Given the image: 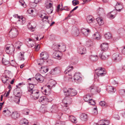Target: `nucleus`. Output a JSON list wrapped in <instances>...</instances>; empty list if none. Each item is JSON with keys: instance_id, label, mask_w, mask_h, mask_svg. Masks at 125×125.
I'll return each mask as SVG.
<instances>
[{"instance_id": "nucleus-1", "label": "nucleus", "mask_w": 125, "mask_h": 125, "mask_svg": "<svg viewBox=\"0 0 125 125\" xmlns=\"http://www.w3.org/2000/svg\"><path fill=\"white\" fill-rule=\"evenodd\" d=\"M105 69L102 67H99L95 70L94 74V80L99 81V77L104 76L106 74Z\"/></svg>"}, {"instance_id": "nucleus-2", "label": "nucleus", "mask_w": 125, "mask_h": 125, "mask_svg": "<svg viewBox=\"0 0 125 125\" xmlns=\"http://www.w3.org/2000/svg\"><path fill=\"white\" fill-rule=\"evenodd\" d=\"M64 95L66 96H69L71 97L74 96L77 94V91L74 89L70 88L68 89L65 87L64 88L63 90Z\"/></svg>"}, {"instance_id": "nucleus-3", "label": "nucleus", "mask_w": 125, "mask_h": 125, "mask_svg": "<svg viewBox=\"0 0 125 125\" xmlns=\"http://www.w3.org/2000/svg\"><path fill=\"white\" fill-rule=\"evenodd\" d=\"M18 34L17 30L15 28H11L9 32V35L10 38H14L16 37Z\"/></svg>"}, {"instance_id": "nucleus-4", "label": "nucleus", "mask_w": 125, "mask_h": 125, "mask_svg": "<svg viewBox=\"0 0 125 125\" xmlns=\"http://www.w3.org/2000/svg\"><path fill=\"white\" fill-rule=\"evenodd\" d=\"M45 5L47 8L46 10L48 13L50 14L52 13L53 10L52 3L51 2H47L45 3Z\"/></svg>"}, {"instance_id": "nucleus-5", "label": "nucleus", "mask_w": 125, "mask_h": 125, "mask_svg": "<svg viewBox=\"0 0 125 125\" xmlns=\"http://www.w3.org/2000/svg\"><path fill=\"white\" fill-rule=\"evenodd\" d=\"M88 90L92 93H96L97 92L99 93L100 91V88L94 85H92L89 87L88 89Z\"/></svg>"}, {"instance_id": "nucleus-6", "label": "nucleus", "mask_w": 125, "mask_h": 125, "mask_svg": "<svg viewBox=\"0 0 125 125\" xmlns=\"http://www.w3.org/2000/svg\"><path fill=\"white\" fill-rule=\"evenodd\" d=\"M73 66L70 65V66H69L67 67L66 70L64 72V73L67 74L66 76H69L68 78H69L71 79L72 78L71 74V73H70V72L71 70L73 69Z\"/></svg>"}, {"instance_id": "nucleus-7", "label": "nucleus", "mask_w": 125, "mask_h": 125, "mask_svg": "<svg viewBox=\"0 0 125 125\" xmlns=\"http://www.w3.org/2000/svg\"><path fill=\"white\" fill-rule=\"evenodd\" d=\"M61 71V69L59 67H57L52 69L50 72V73L52 75L57 74L60 73Z\"/></svg>"}, {"instance_id": "nucleus-8", "label": "nucleus", "mask_w": 125, "mask_h": 125, "mask_svg": "<svg viewBox=\"0 0 125 125\" xmlns=\"http://www.w3.org/2000/svg\"><path fill=\"white\" fill-rule=\"evenodd\" d=\"M78 52L82 55L86 53V48L82 46H79L78 48Z\"/></svg>"}, {"instance_id": "nucleus-9", "label": "nucleus", "mask_w": 125, "mask_h": 125, "mask_svg": "<svg viewBox=\"0 0 125 125\" xmlns=\"http://www.w3.org/2000/svg\"><path fill=\"white\" fill-rule=\"evenodd\" d=\"M72 102V99L71 97L69 96H66L63 100V102L64 104L69 105Z\"/></svg>"}, {"instance_id": "nucleus-10", "label": "nucleus", "mask_w": 125, "mask_h": 125, "mask_svg": "<svg viewBox=\"0 0 125 125\" xmlns=\"http://www.w3.org/2000/svg\"><path fill=\"white\" fill-rule=\"evenodd\" d=\"M31 93L32 94L33 98L35 100L38 99L40 96L39 91L36 90H34Z\"/></svg>"}, {"instance_id": "nucleus-11", "label": "nucleus", "mask_w": 125, "mask_h": 125, "mask_svg": "<svg viewBox=\"0 0 125 125\" xmlns=\"http://www.w3.org/2000/svg\"><path fill=\"white\" fill-rule=\"evenodd\" d=\"M10 79L11 78L6 76H3L2 78V80L3 83L6 85L9 84Z\"/></svg>"}, {"instance_id": "nucleus-12", "label": "nucleus", "mask_w": 125, "mask_h": 125, "mask_svg": "<svg viewBox=\"0 0 125 125\" xmlns=\"http://www.w3.org/2000/svg\"><path fill=\"white\" fill-rule=\"evenodd\" d=\"M112 58L113 59L114 61H119L122 59V57L119 55V54L118 53H116L113 54Z\"/></svg>"}, {"instance_id": "nucleus-13", "label": "nucleus", "mask_w": 125, "mask_h": 125, "mask_svg": "<svg viewBox=\"0 0 125 125\" xmlns=\"http://www.w3.org/2000/svg\"><path fill=\"white\" fill-rule=\"evenodd\" d=\"M81 31L82 33L85 36H87L90 32V30L88 29H85L82 28L81 29Z\"/></svg>"}, {"instance_id": "nucleus-14", "label": "nucleus", "mask_w": 125, "mask_h": 125, "mask_svg": "<svg viewBox=\"0 0 125 125\" xmlns=\"http://www.w3.org/2000/svg\"><path fill=\"white\" fill-rule=\"evenodd\" d=\"M81 75L79 73H75L74 76V79L76 82H80L81 80V78L80 77Z\"/></svg>"}, {"instance_id": "nucleus-15", "label": "nucleus", "mask_w": 125, "mask_h": 125, "mask_svg": "<svg viewBox=\"0 0 125 125\" xmlns=\"http://www.w3.org/2000/svg\"><path fill=\"white\" fill-rule=\"evenodd\" d=\"M40 56L44 60H46L49 57V55L48 53L46 52H42L40 54Z\"/></svg>"}, {"instance_id": "nucleus-16", "label": "nucleus", "mask_w": 125, "mask_h": 125, "mask_svg": "<svg viewBox=\"0 0 125 125\" xmlns=\"http://www.w3.org/2000/svg\"><path fill=\"white\" fill-rule=\"evenodd\" d=\"M6 51L7 53L12 54L14 51L15 49L13 47H11L10 46L5 47Z\"/></svg>"}, {"instance_id": "nucleus-17", "label": "nucleus", "mask_w": 125, "mask_h": 125, "mask_svg": "<svg viewBox=\"0 0 125 125\" xmlns=\"http://www.w3.org/2000/svg\"><path fill=\"white\" fill-rule=\"evenodd\" d=\"M20 116V114L17 112L14 111L12 113L11 115V117L12 118L16 119Z\"/></svg>"}, {"instance_id": "nucleus-18", "label": "nucleus", "mask_w": 125, "mask_h": 125, "mask_svg": "<svg viewBox=\"0 0 125 125\" xmlns=\"http://www.w3.org/2000/svg\"><path fill=\"white\" fill-rule=\"evenodd\" d=\"M61 52L59 51H55L52 54V57L54 58L58 59L60 57Z\"/></svg>"}, {"instance_id": "nucleus-19", "label": "nucleus", "mask_w": 125, "mask_h": 125, "mask_svg": "<svg viewBox=\"0 0 125 125\" xmlns=\"http://www.w3.org/2000/svg\"><path fill=\"white\" fill-rule=\"evenodd\" d=\"M108 43H104L101 44V47L102 50L105 51L108 50Z\"/></svg>"}, {"instance_id": "nucleus-20", "label": "nucleus", "mask_w": 125, "mask_h": 125, "mask_svg": "<svg viewBox=\"0 0 125 125\" xmlns=\"http://www.w3.org/2000/svg\"><path fill=\"white\" fill-rule=\"evenodd\" d=\"M123 7L122 4L120 3L117 2L115 7V8L116 10L120 11L123 8Z\"/></svg>"}, {"instance_id": "nucleus-21", "label": "nucleus", "mask_w": 125, "mask_h": 125, "mask_svg": "<svg viewBox=\"0 0 125 125\" xmlns=\"http://www.w3.org/2000/svg\"><path fill=\"white\" fill-rule=\"evenodd\" d=\"M48 70L49 69L46 66H43L41 67L40 71L41 73H44L47 72Z\"/></svg>"}, {"instance_id": "nucleus-22", "label": "nucleus", "mask_w": 125, "mask_h": 125, "mask_svg": "<svg viewBox=\"0 0 125 125\" xmlns=\"http://www.w3.org/2000/svg\"><path fill=\"white\" fill-rule=\"evenodd\" d=\"M91 95L90 94H88L84 97V100L85 101L88 102L91 100Z\"/></svg>"}, {"instance_id": "nucleus-23", "label": "nucleus", "mask_w": 125, "mask_h": 125, "mask_svg": "<svg viewBox=\"0 0 125 125\" xmlns=\"http://www.w3.org/2000/svg\"><path fill=\"white\" fill-rule=\"evenodd\" d=\"M3 112V113L6 115H10L11 112L7 108H5Z\"/></svg>"}, {"instance_id": "nucleus-24", "label": "nucleus", "mask_w": 125, "mask_h": 125, "mask_svg": "<svg viewBox=\"0 0 125 125\" xmlns=\"http://www.w3.org/2000/svg\"><path fill=\"white\" fill-rule=\"evenodd\" d=\"M89 59L92 61L94 62L97 60L98 57L97 55H91L89 57Z\"/></svg>"}, {"instance_id": "nucleus-25", "label": "nucleus", "mask_w": 125, "mask_h": 125, "mask_svg": "<svg viewBox=\"0 0 125 125\" xmlns=\"http://www.w3.org/2000/svg\"><path fill=\"white\" fill-rule=\"evenodd\" d=\"M34 86L33 84L30 83L29 87L28 88V92L31 93L34 90H36L34 89Z\"/></svg>"}, {"instance_id": "nucleus-26", "label": "nucleus", "mask_w": 125, "mask_h": 125, "mask_svg": "<svg viewBox=\"0 0 125 125\" xmlns=\"http://www.w3.org/2000/svg\"><path fill=\"white\" fill-rule=\"evenodd\" d=\"M94 39L96 40H99L101 39V37L99 32H96L93 35Z\"/></svg>"}, {"instance_id": "nucleus-27", "label": "nucleus", "mask_w": 125, "mask_h": 125, "mask_svg": "<svg viewBox=\"0 0 125 125\" xmlns=\"http://www.w3.org/2000/svg\"><path fill=\"white\" fill-rule=\"evenodd\" d=\"M99 56L103 60H104L107 58V56L106 55L105 53L103 52L102 53L100 54Z\"/></svg>"}, {"instance_id": "nucleus-28", "label": "nucleus", "mask_w": 125, "mask_h": 125, "mask_svg": "<svg viewBox=\"0 0 125 125\" xmlns=\"http://www.w3.org/2000/svg\"><path fill=\"white\" fill-rule=\"evenodd\" d=\"M96 20L98 24L100 25H102L104 24V22L103 20L100 18H96Z\"/></svg>"}, {"instance_id": "nucleus-29", "label": "nucleus", "mask_w": 125, "mask_h": 125, "mask_svg": "<svg viewBox=\"0 0 125 125\" xmlns=\"http://www.w3.org/2000/svg\"><path fill=\"white\" fill-rule=\"evenodd\" d=\"M28 123V121L25 119H22L20 122V124L21 125H27Z\"/></svg>"}, {"instance_id": "nucleus-30", "label": "nucleus", "mask_w": 125, "mask_h": 125, "mask_svg": "<svg viewBox=\"0 0 125 125\" xmlns=\"http://www.w3.org/2000/svg\"><path fill=\"white\" fill-rule=\"evenodd\" d=\"M69 118L72 122L76 123L77 122L76 119L75 118L73 115H70L69 116Z\"/></svg>"}, {"instance_id": "nucleus-31", "label": "nucleus", "mask_w": 125, "mask_h": 125, "mask_svg": "<svg viewBox=\"0 0 125 125\" xmlns=\"http://www.w3.org/2000/svg\"><path fill=\"white\" fill-rule=\"evenodd\" d=\"M86 19L89 23H90L93 22V17L91 16H88L86 18Z\"/></svg>"}, {"instance_id": "nucleus-32", "label": "nucleus", "mask_w": 125, "mask_h": 125, "mask_svg": "<svg viewBox=\"0 0 125 125\" xmlns=\"http://www.w3.org/2000/svg\"><path fill=\"white\" fill-rule=\"evenodd\" d=\"M44 60L42 58L41 59H39L37 60V62L38 63V64L39 65H42L44 62Z\"/></svg>"}, {"instance_id": "nucleus-33", "label": "nucleus", "mask_w": 125, "mask_h": 125, "mask_svg": "<svg viewBox=\"0 0 125 125\" xmlns=\"http://www.w3.org/2000/svg\"><path fill=\"white\" fill-rule=\"evenodd\" d=\"M65 45H60V47H59V51L60 52H64L65 50Z\"/></svg>"}, {"instance_id": "nucleus-34", "label": "nucleus", "mask_w": 125, "mask_h": 125, "mask_svg": "<svg viewBox=\"0 0 125 125\" xmlns=\"http://www.w3.org/2000/svg\"><path fill=\"white\" fill-rule=\"evenodd\" d=\"M60 45L58 44L53 45L52 47V48L55 51H57V50L59 51V47H60Z\"/></svg>"}, {"instance_id": "nucleus-35", "label": "nucleus", "mask_w": 125, "mask_h": 125, "mask_svg": "<svg viewBox=\"0 0 125 125\" xmlns=\"http://www.w3.org/2000/svg\"><path fill=\"white\" fill-rule=\"evenodd\" d=\"M73 34L74 36H78L79 34V31L78 29L76 28L74 31Z\"/></svg>"}, {"instance_id": "nucleus-36", "label": "nucleus", "mask_w": 125, "mask_h": 125, "mask_svg": "<svg viewBox=\"0 0 125 125\" xmlns=\"http://www.w3.org/2000/svg\"><path fill=\"white\" fill-rule=\"evenodd\" d=\"M21 98L20 96H16L15 97L14 101L16 103L19 104L20 101V99Z\"/></svg>"}, {"instance_id": "nucleus-37", "label": "nucleus", "mask_w": 125, "mask_h": 125, "mask_svg": "<svg viewBox=\"0 0 125 125\" xmlns=\"http://www.w3.org/2000/svg\"><path fill=\"white\" fill-rule=\"evenodd\" d=\"M17 21V22L18 23L20 24H22L25 22L23 20V18L22 17L21 18V17Z\"/></svg>"}, {"instance_id": "nucleus-38", "label": "nucleus", "mask_w": 125, "mask_h": 125, "mask_svg": "<svg viewBox=\"0 0 125 125\" xmlns=\"http://www.w3.org/2000/svg\"><path fill=\"white\" fill-rule=\"evenodd\" d=\"M107 89L108 91L111 92H115L116 91V89L112 86H109Z\"/></svg>"}, {"instance_id": "nucleus-39", "label": "nucleus", "mask_w": 125, "mask_h": 125, "mask_svg": "<svg viewBox=\"0 0 125 125\" xmlns=\"http://www.w3.org/2000/svg\"><path fill=\"white\" fill-rule=\"evenodd\" d=\"M104 10L102 8H99L97 10V12L99 14H100L104 12Z\"/></svg>"}, {"instance_id": "nucleus-40", "label": "nucleus", "mask_w": 125, "mask_h": 125, "mask_svg": "<svg viewBox=\"0 0 125 125\" xmlns=\"http://www.w3.org/2000/svg\"><path fill=\"white\" fill-rule=\"evenodd\" d=\"M41 75L40 74H37L35 75V78H34V79H32V81H34L35 80H37V81L38 80H39V79L41 77Z\"/></svg>"}, {"instance_id": "nucleus-41", "label": "nucleus", "mask_w": 125, "mask_h": 125, "mask_svg": "<svg viewBox=\"0 0 125 125\" xmlns=\"http://www.w3.org/2000/svg\"><path fill=\"white\" fill-rule=\"evenodd\" d=\"M105 37L106 39H109L112 37L111 34L109 32H108L105 34Z\"/></svg>"}, {"instance_id": "nucleus-42", "label": "nucleus", "mask_w": 125, "mask_h": 125, "mask_svg": "<svg viewBox=\"0 0 125 125\" xmlns=\"http://www.w3.org/2000/svg\"><path fill=\"white\" fill-rule=\"evenodd\" d=\"M50 101V100L48 99L45 96V98H44L42 103L44 105H45L47 104L48 102Z\"/></svg>"}, {"instance_id": "nucleus-43", "label": "nucleus", "mask_w": 125, "mask_h": 125, "mask_svg": "<svg viewBox=\"0 0 125 125\" xmlns=\"http://www.w3.org/2000/svg\"><path fill=\"white\" fill-rule=\"evenodd\" d=\"M64 123L63 122L58 120L56 121L55 125H64Z\"/></svg>"}, {"instance_id": "nucleus-44", "label": "nucleus", "mask_w": 125, "mask_h": 125, "mask_svg": "<svg viewBox=\"0 0 125 125\" xmlns=\"http://www.w3.org/2000/svg\"><path fill=\"white\" fill-rule=\"evenodd\" d=\"M52 108V111L54 112L55 113H56L58 110V108L57 106L55 105H53Z\"/></svg>"}, {"instance_id": "nucleus-45", "label": "nucleus", "mask_w": 125, "mask_h": 125, "mask_svg": "<svg viewBox=\"0 0 125 125\" xmlns=\"http://www.w3.org/2000/svg\"><path fill=\"white\" fill-rule=\"evenodd\" d=\"M41 111L42 113H44L47 111V108L45 107H42L41 109Z\"/></svg>"}, {"instance_id": "nucleus-46", "label": "nucleus", "mask_w": 125, "mask_h": 125, "mask_svg": "<svg viewBox=\"0 0 125 125\" xmlns=\"http://www.w3.org/2000/svg\"><path fill=\"white\" fill-rule=\"evenodd\" d=\"M99 104L100 105L102 106H106L107 105L106 104L105 102L104 101H101L99 103Z\"/></svg>"}, {"instance_id": "nucleus-47", "label": "nucleus", "mask_w": 125, "mask_h": 125, "mask_svg": "<svg viewBox=\"0 0 125 125\" xmlns=\"http://www.w3.org/2000/svg\"><path fill=\"white\" fill-rule=\"evenodd\" d=\"M81 117L82 118L86 119L87 118V115L83 113L81 115Z\"/></svg>"}, {"instance_id": "nucleus-48", "label": "nucleus", "mask_w": 125, "mask_h": 125, "mask_svg": "<svg viewBox=\"0 0 125 125\" xmlns=\"http://www.w3.org/2000/svg\"><path fill=\"white\" fill-rule=\"evenodd\" d=\"M44 79V77L41 75V76L39 78V80H38L37 81L40 83H42L43 82Z\"/></svg>"}, {"instance_id": "nucleus-49", "label": "nucleus", "mask_w": 125, "mask_h": 125, "mask_svg": "<svg viewBox=\"0 0 125 125\" xmlns=\"http://www.w3.org/2000/svg\"><path fill=\"white\" fill-rule=\"evenodd\" d=\"M119 93L120 95H125V90H121L119 91Z\"/></svg>"}, {"instance_id": "nucleus-50", "label": "nucleus", "mask_w": 125, "mask_h": 125, "mask_svg": "<svg viewBox=\"0 0 125 125\" xmlns=\"http://www.w3.org/2000/svg\"><path fill=\"white\" fill-rule=\"evenodd\" d=\"M2 63L5 65H7L9 63V61H6L5 62V59L3 58L2 60Z\"/></svg>"}, {"instance_id": "nucleus-51", "label": "nucleus", "mask_w": 125, "mask_h": 125, "mask_svg": "<svg viewBox=\"0 0 125 125\" xmlns=\"http://www.w3.org/2000/svg\"><path fill=\"white\" fill-rule=\"evenodd\" d=\"M19 3H20L22 6H23L24 7H26V5H24V2L23 0H20L19 1Z\"/></svg>"}, {"instance_id": "nucleus-52", "label": "nucleus", "mask_w": 125, "mask_h": 125, "mask_svg": "<svg viewBox=\"0 0 125 125\" xmlns=\"http://www.w3.org/2000/svg\"><path fill=\"white\" fill-rule=\"evenodd\" d=\"M72 3H73V5L75 6L76 5H77L79 4V1L77 0H74L73 1Z\"/></svg>"}, {"instance_id": "nucleus-53", "label": "nucleus", "mask_w": 125, "mask_h": 125, "mask_svg": "<svg viewBox=\"0 0 125 125\" xmlns=\"http://www.w3.org/2000/svg\"><path fill=\"white\" fill-rule=\"evenodd\" d=\"M88 103L92 105H94L95 104V103L94 101H93L92 99H91V100H90L88 102Z\"/></svg>"}, {"instance_id": "nucleus-54", "label": "nucleus", "mask_w": 125, "mask_h": 125, "mask_svg": "<svg viewBox=\"0 0 125 125\" xmlns=\"http://www.w3.org/2000/svg\"><path fill=\"white\" fill-rule=\"evenodd\" d=\"M45 96H42L39 99V101L40 102H43Z\"/></svg>"}, {"instance_id": "nucleus-55", "label": "nucleus", "mask_w": 125, "mask_h": 125, "mask_svg": "<svg viewBox=\"0 0 125 125\" xmlns=\"http://www.w3.org/2000/svg\"><path fill=\"white\" fill-rule=\"evenodd\" d=\"M15 46H21L22 45V43L21 42L19 41H18L17 42H16L15 43Z\"/></svg>"}, {"instance_id": "nucleus-56", "label": "nucleus", "mask_w": 125, "mask_h": 125, "mask_svg": "<svg viewBox=\"0 0 125 125\" xmlns=\"http://www.w3.org/2000/svg\"><path fill=\"white\" fill-rule=\"evenodd\" d=\"M63 10H65L69 11L70 10V9L68 8L67 7H65L63 9H62V8H61L60 9V10L61 11H62Z\"/></svg>"}, {"instance_id": "nucleus-57", "label": "nucleus", "mask_w": 125, "mask_h": 125, "mask_svg": "<svg viewBox=\"0 0 125 125\" xmlns=\"http://www.w3.org/2000/svg\"><path fill=\"white\" fill-rule=\"evenodd\" d=\"M27 11L28 13L30 14L33 12L34 11L31 9L30 8L28 9L27 10Z\"/></svg>"}, {"instance_id": "nucleus-58", "label": "nucleus", "mask_w": 125, "mask_h": 125, "mask_svg": "<svg viewBox=\"0 0 125 125\" xmlns=\"http://www.w3.org/2000/svg\"><path fill=\"white\" fill-rule=\"evenodd\" d=\"M34 47L35 48V50L36 51H38L39 50L40 47L39 44H38L37 45L35 46Z\"/></svg>"}, {"instance_id": "nucleus-59", "label": "nucleus", "mask_w": 125, "mask_h": 125, "mask_svg": "<svg viewBox=\"0 0 125 125\" xmlns=\"http://www.w3.org/2000/svg\"><path fill=\"white\" fill-rule=\"evenodd\" d=\"M108 122V123L107 124L106 123H104L103 124H101L100 125H98L97 123H95V124L96 125H108L109 124V121H107Z\"/></svg>"}, {"instance_id": "nucleus-60", "label": "nucleus", "mask_w": 125, "mask_h": 125, "mask_svg": "<svg viewBox=\"0 0 125 125\" xmlns=\"http://www.w3.org/2000/svg\"><path fill=\"white\" fill-rule=\"evenodd\" d=\"M13 16L15 18H17L18 19H20L21 16H18V14H15L13 15Z\"/></svg>"}, {"instance_id": "nucleus-61", "label": "nucleus", "mask_w": 125, "mask_h": 125, "mask_svg": "<svg viewBox=\"0 0 125 125\" xmlns=\"http://www.w3.org/2000/svg\"><path fill=\"white\" fill-rule=\"evenodd\" d=\"M29 44L28 45L29 46V47H33V44L32 43H31L30 42L28 43Z\"/></svg>"}, {"instance_id": "nucleus-62", "label": "nucleus", "mask_w": 125, "mask_h": 125, "mask_svg": "<svg viewBox=\"0 0 125 125\" xmlns=\"http://www.w3.org/2000/svg\"><path fill=\"white\" fill-rule=\"evenodd\" d=\"M60 5L59 4L58 5V6L57 8V10H57V12L59 11V10L60 9Z\"/></svg>"}, {"instance_id": "nucleus-63", "label": "nucleus", "mask_w": 125, "mask_h": 125, "mask_svg": "<svg viewBox=\"0 0 125 125\" xmlns=\"http://www.w3.org/2000/svg\"><path fill=\"white\" fill-rule=\"evenodd\" d=\"M19 60H23L24 59V57H22L21 56H19Z\"/></svg>"}, {"instance_id": "nucleus-64", "label": "nucleus", "mask_w": 125, "mask_h": 125, "mask_svg": "<svg viewBox=\"0 0 125 125\" xmlns=\"http://www.w3.org/2000/svg\"><path fill=\"white\" fill-rule=\"evenodd\" d=\"M122 53L124 54H125V47L123 49L122 51Z\"/></svg>"}]
</instances>
